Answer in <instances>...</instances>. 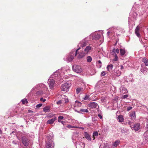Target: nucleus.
I'll return each instance as SVG.
<instances>
[{
  "label": "nucleus",
  "mask_w": 148,
  "mask_h": 148,
  "mask_svg": "<svg viewBox=\"0 0 148 148\" xmlns=\"http://www.w3.org/2000/svg\"><path fill=\"white\" fill-rule=\"evenodd\" d=\"M134 16H133V18L136 19V16L137 15V14L135 12H134L133 14Z\"/></svg>",
  "instance_id": "48"
},
{
  "label": "nucleus",
  "mask_w": 148,
  "mask_h": 148,
  "mask_svg": "<svg viewBox=\"0 0 148 148\" xmlns=\"http://www.w3.org/2000/svg\"><path fill=\"white\" fill-rule=\"evenodd\" d=\"M146 131H148V124H147L146 125Z\"/></svg>",
  "instance_id": "53"
},
{
  "label": "nucleus",
  "mask_w": 148,
  "mask_h": 148,
  "mask_svg": "<svg viewBox=\"0 0 148 148\" xmlns=\"http://www.w3.org/2000/svg\"><path fill=\"white\" fill-rule=\"evenodd\" d=\"M64 117L63 116H59L58 118V121L60 123L61 122V120L63 119Z\"/></svg>",
  "instance_id": "37"
},
{
  "label": "nucleus",
  "mask_w": 148,
  "mask_h": 148,
  "mask_svg": "<svg viewBox=\"0 0 148 148\" xmlns=\"http://www.w3.org/2000/svg\"><path fill=\"white\" fill-rule=\"evenodd\" d=\"M123 66H122V65H121V69H123Z\"/></svg>",
  "instance_id": "56"
},
{
  "label": "nucleus",
  "mask_w": 148,
  "mask_h": 148,
  "mask_svg": "<svg viewBox=\"0 0 148 148\" xmlns=\"http://www.w3.org/2000/svg\"><path fill=\"white\" fill-rule=\"evenodd\" d=\"M62 101L61 100H59L57 102V103L58 104H61Z\"/></svg>",
  "instance_id": "49"
},
{
  "label": "nucleus",
  "mask_w": 148,
  "mask_h": 148,
  "mask_svg": "<svg viewBox=\"0 0 148 148\" xmlns=\"http://www.w3.org/2000/svg\"><path fill=\"white\" fill-rule=\"evenodd\" d=\"M147 123H148V119L147 120Z\"/></svg>",
  "instance_id": "60"
},
{
  "label": "nucleus",
  "mask_w": 148,
  "mask_h": 148,
  "mask_svg": "<svg viewBox=\"0 0 148 148\" xmlns=\"http://www.w3.org/2000/svg\"><path fill=\"white\" fill-rule=\"evenodd\" d=\"M126 82H128V81H127V80H126Z\"/></svg>",
  "instance_id": "61"
},
{
  "label": "nucleus",
  "mask_w": 148,
  "mask_h": 148,
  "mask_svg": "<svg viewBox=\"0 0 148 148\" xmlns=\"http://www.w3.org/2000/svg\"><path fill=\"white\" fill-rule=\"evenodd\" d=\"M96 64L98 68H100L102 66V63L101 61L99 60L96 63Z\"/></svg>",
  "instance_id": "28"
},
{
  "label": "nucleus",
  "mask_w": 148,
  "mask_h": 148,
  "mask_svg": "<svg viewBox=\"0 0 148 148\" xmlns=\"http://www.w3.org/2000/svg\"><path fill=\"white\" fill-rule=\"evenodd\" d=\"M28 112L29 113H30V112H32V111L30 110H28Z\"/></svg>",
  "instance_id": "54"
},
{
  "label": "nucleus",
  "mask_w": 148,
  "mask_h": 148,
  "mask_svg": "<svg viewBox=\"0 0 148 148\" xmlns=\"http://www.w3.org/2000/svg\"><path fill=\"white\" fill-rule=\"evenodd\" d=\"M128 23H130V21H129V19H128Z\"/></svg>",
  "instance_id": "59"
},
{
  "label": "nucleus",
  "mask_w": 148,
  "mask_h": 148,
  "mask_svg": "<svg viewBox=\"0 0 148 148\" xmlns=\"http://www.w3.org/2000/svg\"><path fill=\"white\" fill-rule=\"evenodd\" d=\"M67 127L69 129H71L72 128H77V127L75 126H72L71 125H68L67 126Z\"/></svg>",
  "instance_id": "39"
},
{
  "label": "nucleus",
  "mask_w": 148,
  "mask_h": 148,
  "mask_svg": "<svg viewBox=\"0 0 148 148\" xmlns=\"http://www.w3.org/2000/svg\"><path fill=\"white\" fill-rule=\"evenodd\" d=\"M131 81V82H132V80H131V81Z\"/></svg>",
  "instance_id": "64"
},
{
  "label": "nucleus",
  "mask_w": 148,
  "mask_h": 148,
  "mask_svg": "<svg viewBox=\"0 0 148 148\" xmlns=\"http://www.w3.org/2000/svg\"><path fill=\"white\" fill-rule=\"evenodd\" d=\"M131 127L133 130H134L136 131H138L140 128V124L139 123H135L133 125V127Z\"/></svg>",
  "instance_id": "11"
},
{
  "label": "nucleus",
  "mask_w": 148,
  "mask_h": 148,
  "mask_svg": "<svg viewBox=\"0 0 148 148\" xmlns=\"http://www.w3.org/2000/svg\"><path fill=\"white\" fill-rule=\"evenodd\" d=\"M118 60V58L116 54H114V59H113V61H117Z\"/></svg>",
  "instance_id": "38"
},
{
  "label": "nucleus",
  "mask_w": 148,
  "mask_h": 148,
  "mask_svg": "<svg viewBox=\"0 0 148 148\" xmlns=\"http://www.w3.org/2000/svg\"><path fill=\"white\" fill-rule=\"evenodd\" d=\"M84 100H90V95H86L85 97L83 98Z\"/></svg>",
  "instance_id": "35"
},
{
  "label": "nucleus",
  "mask_w": 148,
  "mask_h": 148,
  "mask_svg": "<svg viewBox=\"0 0 148 148\" xmlns=\"http://www.w3.org/2000/svg\"><path fill=\"white\" fill-rule=\"evenodd\" d=\"M85 53L83 52L78 53V55L77 56V58H81L84 56Z\"/></svg>",
  "instance_id": "21"
},
{
  "label": "nucleus",
  "mask_w": 148,
  "mask_h": 148,
  "mask_svg": "<svg viewBox=\"0 0 148 148\" xmlns=\"http://www.w3.org/2000/svg\"><path fill=\"white\" fill-rule=\"evenodd\" d=\"M132 108V107L131 106L127 107V111H129Z\"/></svg>",
  "instance_id": "46"
},
{
  "label": "nucleus",
  "mask_w": 148,
  "mask_h": 148,
  "mask_svg": "<svg viewBox=\"0 0 148 148\" xmlns=\"http://www.w3.org/2000/svg\"><path fill=\"white\" fill-rule=\"evenodd\" d=\"M88 106L90 108L92 109L97 108V107H99V106L98 104L95 102H92L88 104Z\"/></svg>",
  "instance_id": "13"
},
{
  "label": "nucleus",
  "mask_w": 148,
  "mask_h": 148,
  "mask_svg": "<svg viewBox=\"0 0 148 148\" xmlns=\"http://www.w3.org/2000/svg\"><path fill=\"white\" fill-rule=\"evenodd\" d=\"M92 36V40H101L100 41L102 42L103 40V33L100 32H96L95 33L91 34L90 36Z\"/></svg>",
  "instance_id": "6"
},
{
  "label": "nucleus",
  "mask_w": 148,
  "mask_h": 148,
  "mask_svg": "<svg viewBox=\"0 0 148 148\" xmlns=\"http://www.w3.org/2000/svg\"><path fill=\"white\" fill-rule=\"evenodd\" d=\"M84 90L83 88L81 87H77L76 89V93L77 94H79L81 93L82 92H83Z\"/></svg>",
  "instance_id": "15"
},
{
  "label": "nucleus",
  "mask_w": 148,
  "mask_h": 148,
  "mask_svg": "<svg viewBox=\"0 0 148 148\" xmlns=\"http://www.w3.org/2000/svg\"><path fill=\"white\" fill-rule=\"evenodd\" d=\"M71 84L69 83H66L63 84L61 87V89L62 91L65 92H68Z\"/></svg>",
  "instance_id": "8"
},
{
  "label": "nucleus",
  "mask_w": 148,
  "mask_h": 148,
  "mask_svg": "<svg viewBox=\"0 0 148 148\" xmlns=\"http://www.w3.org/2000/svg\"><path fill=\"white\" fill-rule=\"evenodd\" d=\"M72 69L74 71L78 73H80L82 71L81 67L79 65H74L72 66Z\"/></svg>",
  "instance_id": "9"
},
{
  "label": "nucleus",
  "mask_w": 148,
  "mask_h": 148,
  "mask_svg": "<svg viewBox=\"0 0 148 148\" xmlns=\"http://www.w3.org/2000/svg\"><path fill=\"white\" fill-rule=\"evenodd\" d=\"M112 52L114 53H119V50L118 49H115L114 48L113 49Z\"/></svg>",
  "instance_id": "36"
},
{
  "label": "nucleus",
  "mask_w": 148,
  "mask_h": 148,
  "mask_svg": "<svg viewBox=\"0 0 148 148\" xmlns=\"http://www.w3.org/2000/svg\"><path fill=\"white\" fill-rule=\"evenodd\" d=\"M98 116L100 119H101L102 117V115L100 114H98Z\"/></svg>",
  "instance_id": "50"
},
{
  "label": "nucleus",
  "mask_w": 148,
  "mask_h": 148,
  "mask_svg": "<svg viewBox=\"0 0 148 148\" xmlns=\"http://www.w3.org/2000/svg\"><path fill=\"white\" fill-rule=\"evenodd\" d=\"M106 73L104 71H103L101 72V76H104L106 75Z\"/></svg>",
  "instance_id": "44"
},
{
  "label": "nucleus",
  "mask_w": 148,
  "mask_h": 148,
  "mask_svg": "<svg viewBox=\"0 0 148 148\" xmlns=\"http://www.w3.org/2000/svg\"><path fill=\"white\" fill-rule=\"evenodd\" d=\"M56 119V117L55 116L53 118L50 119L48 120L47 122V124H52L54 123Z\"/></svg>",
  "instance_id": "14"
},
{
  "label": "nucleus",
  "mask_w": 148,
  "mask_h": 148,
  "mask_svg": "<svg viewBox=\"0 0 148 148\" xmlns=\"http://www.w3.org/2000/svg\"><path fill=\"white\" fill-rule=\"evenodd\" d=\"M54 115L53 114H50L47 116V117L49 118H50L53 117L54 116Z\"/></svg>",
  "instance_id": "42"
},
{
  "label": "nucleus",
  "mask_w": 148,
  "mask_h": 148,
  "mask_svg": "<svg viewBox=\"0 0 148 148\" xmlns=\"http://www.w3.org/2000/svg\"><path fill=\"white\" fill-rule=\"evenodd\" d=\"M92 59L91 57L90 56H88L87 58V61L88 62H90L92 61Z\"/></svg>",
  "instance_id": "34"
},
{
  "label": "nucleus",
  "mask_w": 148,
  "mask_h": 148,
  "mask_svg": "<svg viewBox=\"0 0 148 148\" xmlns=\"http://www.w3.org/2000/svg\"><path fill=\"white\" fill-rule=\"evenodd\" d=\"M21 101L22 102V103L23 104H27L28 103V101L26 99H24L21 100Z\"/></svg>",
  "instance_id": "33"
},
{
  "label": "nucleus",
  "mask_w": 148,
  "mask_h": 148,
  "mask_svg": "<svg viewBox=\"0 0 148 148\" xmlns=\"http://www.w3.org/2000/svg\"><path fill=\"white\" fill-rule=\"evenodd\" d=\"M139 28L138 26H137L135 29V33L136 35H137V36L138 37H139L140 35L139 33Z\"/></svg>",
  "instance_id": "22"
},
{
  "label": "nucleus",
  "mask_w": 148,
  "mask_h": 148,
  "mask_svg": "<svg viewBox=\"0 0 148 148\" xmlns=\"http://www.w3.org/2000/svg\"><path fill=\"white\" fill-rule=\"evenodd\" d=\"M16 133L15 131H13L10 133V135L12 136L13 135L15 137L17 138L19 141L22 140L23 144L25 146H28L29 143V140L26 138L24 134L21 133H19V135L15 136Z\"/></svg>",
  "instance_id": "3"
},
{
  "label": "nucleus",
  "mask_w": 148,
  "mask_h": 148,
  "mask_svg": "<svg viewBox=\"0 0 148 148\" xmlns=\"http://www.w3.org/2000/svg\"><path fill=\"white\" fill-rule=\"evenodd\" d=\"M92 48V47L90 45L87 46L85 49L84 51L85 53H88Z\"/></svg>",
  "instance_id": "19"
},
{
  "label": "nucleus",
  "mask_w": 148,
  "mask_h": 148,
  "mask_svg": "<svg viewBox=\"0 0 148 148\" xmlns=\"http://www.w3.org/2000/svg\"><path fill=\"white\" fill-rule=\"evenodd\" d=\"M42 106V103H39L37 104L36 105V108H38Z\"/></svg>",
  "instance_id": "41"
},
{
  "label": "nucleus",
  "mask_w": 148,
  "mask_h": 148,
  "mask_svg": "<svg viewBox=\"0 0 148 148\" xmlns=\"http://www.w3.org/2000/svg\"><path fill=\"white\" fill-rule=\"evenodd\" d=\"M112 64H111L108 65L107 67V70L110 72L112 71L113 67Z\"/></svg>",
  "instance_id": "24"
},
{
  "label": "nucleus",
  "mask_w": 148,
  "mask_h": 148,
  "mask_svg": "<svg viewBox=\"0 0 148 148\" xmlns=\"http://www.w3.org/2000/svg\"><path fill=\"white\" fill-rule=\"evenodd\" d=\"M62 124L63 125H64L65 123H66L65 122V121H61V122Z\"/></svg>",
  "instance_id": "52"
},
{
  "label": "nucleus",
  "mask_w": 148,
  "mask_h": 148,
  "mask_svg": "<svg viewBox=\"0 0 148 148\" xmlns=\"http://www.w3.org/2000/svg\"><path fill=\"white\" fill-rule=\"evenodd\" d=\"M120 141L119 140H116L112 144V145L113 148L117 147L119 144Z\"/></svg>",
  "instance_id": "17"
},
{
  "label": "nucleus",
  "mask_w": 148,
  "mask_h": 148,
  "mask_svg": "<svg viewBox=\"0 0 148 148\" xmlns=\"http://www.w3.org/2000/svg\"><path fill=\"white\" fill-rule=\"evenodd\" d=\"M148 70V69H147L146 68H141V72H143V73H144V72H143V71H146L147 70Z\"/></svg>",
  "instance_id": "40"
},
{
  "label": "nucleus",
  "mask_w": 148,
  "mask_h": 148,
  "mask_svg": "<svg viewBox=\"0 0 148 148\" xmlns=\"http://www.w3.org/2000/svg\"><path fill=\"white\" fill-rule=\"evenodd\" d=\"M114 92H115V88H114Z\"/></svg>",
  "instance_id": "63"
},
{
  "label": "nucleus",
  "mask_w": 148,
  "mask_h": 148,
  "mask_svg": "<svg viewBox=\"0 0 148 148\" xmlns=\"http://www.w3.org/2000/svg\"><path fill=\"white\" fill-rule=\"evenodd\" d=\"M85 138L89 141H90L91 138L87 132H86L85 135Z\"/></svg>",
  "instance_id": "25"
},
{
  "label": "nucleus",
  "mask_w": 148,
  "mask_h": 148,
  "mask_svg": "<svg viewBox=\"0 0 148 148\" xmlns=\"http://www.w3.org/2000/svg\"><path fill=\"white\" fill-rule=\"evenodd\" d=\"M51 107L50 106H45L43 108V111L45 112H49L50 111Z\"/></svg>",
  "instance_id": "16"
},
{
  "label": "nucleus",
  "mask_w": 148,
  "mask_h": 148,
  "mask_svg": "<svg viewBox=\"0 0 148 148\" xmlns=\"http://www.w3.org/2000/svg\"><path fill=\"white\" fill-rule=\"evenodd\" d=\"M130 117L132 119H134L135 118L136 115L135 112L130 114Z\"/></svg>",
  "instance_id": "32"
},
{
  "label": "nucleus",
  "mask_w": 148,
  "mask_h": 148,
  "mask_svg": "<svg viewBox=\"0 0 148 148\" xmlns=\"http://www.w3.org/2000/svg\"><path fill=\"white\" fill-rule=\"evenodd\" d=\"M117 120L119 122H122L124 120L123 116L122 115H120L118 116L117 118Z\"/></svg>",
  "instance_id": "20"
},
{
  "label": "nucleus",
  "mask_w": 148,
  "mask_h": 148,
  "mask_svg": "<svg viewBox=\"0 0 148 148\" xmlns=\"http://www.w3.org/2000/svg\"><path fill=\"white\" fill-rule=\"evenodd\" d=\"M78 135L76 133H74L72 136L73 141L74 143H77L79 140Z\"/></svg>",
  "instance_id": "12"
},
{
  "label": "nucleus",
  "mask_w": 148,
  "mask_h": 148,
  "mask_svg": "<svg viewBox=\"0 0 148 148\" xmlns=\"http://www.w3.org/2000/svg\"><path fill=\"white\" fill-rule=\"evenodd\" d=\"M142 61L144 63L146 66H148V59L145 58H144L142 59Z\"/></svg>",
  "instance_id": "27"
},
{
  "label": "nucleus",
  "mask_w": 148,
  "mask_h": 148,
  "mask_svg": "<svg viewBox=\"0 0 148 148\" xmlns=\"http://www.w3.org/2000/svg\"><path fill=\"white\" fill-rule=\"evenodd\" d=\"M47 141L46 142V147L47 148H54V143L53 141V136L51 133V135L47 136Z\"/></svg>",
  "instance_id": "5"
},
{
  "label": "nucleus",
  "mask_w": 148,
  "mask_h": 148,
  "mask_svg": "<svg viewBox=\"0 0 148 148\" xmlns=\"http://www.w3.org/2000/svg\"><path fill=\"white\" fill-rule=\"evenodd\" d=\"M117 43V42H116V43L115 44V45Z\"/></svg>",
  "instance_id": "62"
},
{
  "label": "nucleus",
  "mask_w": 148,
  "mask_h": 148,
  "mask_svg": "<svg viewBox=\"0 0 148 148\" xmlns=\"http://www.w3.org/2000/svg\"><path fill=\"white\" fill-rule=\"evenodd\" d=\"M98 133L97 132H95L93 133L92 138L93 140H94L95 139V137L97 136H98Z\"/></svg>",
  "instance_id": "31"
},
{
  "label": "nucleus",
  "mask_w": 148,
  "mask_h": 148,
  "mask_svg": "<svg viewBox=\"0 0 148 148\" xmlns=\"http://www.w3.org/2000/svg\"><path fill=\"white\" fill-rule=\"evenodd\" d=\"M111 33L110 32L108 31L107 33V35L109 36L110 34Z\"/></svg>",
  "instance_id": "51"
},
{
  "label": "nucleus",
  "mask_w": 148,
  "mask_h": 148,
  "mask_svg": "<svg viewBox=\"0 0 148 148\" xmlns=\"http://www.w3.org/2000/svg\"><path fill=\"white\" fill-rule=\"evenodd\" d=\"M131 122L130 121H129L128 122V124H131Z\"/></svg>",
  "instance_id": "58"
},
{
  "label": "nucleus",
  "mask_w": 148,
  "mask_h": 148,
  "mask_svg": "<svg viewBox=\"0 0 148 148\" xmlns=\"http://www.w3.org/2000/svg\"><path fill=\"white\" fill-rule=\"evenodd\" d=\"M121 132L122 133H125V131L123 130H121Z\"/></svg>",
  "instance_id": "55"
},
{
  "label": "nucleus",
  "mask_w": 148,
  "mask_h": 148,
  "mask_svg": "<svg viewBox=\"0 0 148 148\" xmlns=\"http://www.w3.org/2000/svg\"><path fill=\"white\" fill-rule=\"evenodd\" d=\"M96 90L97 91H100L102 90V88L98 85L96 86L95 87Z\"/></svg>",
  "instance_id": "29"
},
{
  "label": "nucleus",
  "mask_w": 148,
  "mask_h": 148,
  "mask_svg": "<svg viewBox=\"0 0 148 148\" xmlns=\"http://www.w3.org/2000/svg\"><path fill=\"white\" fill-rule=\"evenodd\" d=\"M121 72L119 70L116 69L112 71V75L113 78L115 79L116 78L115 77H118L120 76L121 74Z\"/></svg>",
  "instance_id": "10"
},
{
  "label": "nucleus",
  "mask_w": 148,
  "mask_h": 148,
  "mask_svg": "<svg viewBox=\"0 0 148 148\" xmlns=\"http://www.w3.org/2000/svg\"><path fill=\"white\" fill-rule=\"evenodd\" d=\"M80 48V47H79L75 51V50H74L70 54L67 55L64 58V60L67 62H70L72 61L74 59V55L75 56L77 55L78 51Z\"/></svg>",
  "instance_id": "4"
},
{
  "label": "nucleus",
  "mask_w": 148,
  "mask_h": 148,
  "mask_svg": "<svg viewBox=\"0 0 148 148\" xmlns=\"http://www.w3.org/2000/svg\"><path fill=\"white\" fill-rule=\"evenodd\" d=\"M2 133V131L1 130V129L0 128V134Z\"/></svg>",
  "instance_id": "57"
},
{
  "label": "nucleus",
  "mask_w": 148,
  "mask_h": 148,
  "mask_svg": "<svg viewBox=\"0 0 148 148\" xmlns=\"http://www.w3.org/2000/svg\"><path fill=\"white\" fill-rule=\"evenodd\" d=\"M81 104L82 103L81 102H79L77 101H76L74 104V106H80Z\"/></svg>",
  "instance_id": "30"
},
{
  "label": "nucleus",
  "mask_w": 148,
  "mask_h": 148,
  "mask_svg": "<svg viewBox=\"0 0 148 148\" xmlns=\"http://www.w3.org/2000/svg\"><path fill=\"white\" fill-rule=\"evenodd\" d=\"M40 100L41 101H42L43 102H44L46 101V100L45 99H43V98L41 97L40 99Z\"/></svg>",
  "instance_id": "45"
},
{
  "label": "nucleus",
  "mask_w": 148,
  "mask_h": 148,
  "mask_svg": "<svg viewBox=\"0 0 148 148\" xmlns=\"http://www.w3.org/2000/svg\"><path fill=\"white\" fill-rule=\"evenodd\" d=\"M90 39V36H88L83 39L79 44L78 46L81 47H84L86 46L88 41Z\"/></svg>",
  "instance_id": "7"
},
{
  "label": "nucleus",
  "mask_w": 148,
  "mask_h": 148,
  "mask_svg": "<svg viewBox=\"0 0 148 148\" xmlns=\"http://www.w3.org/2000/svg\"><path fill=\"white\" fill-rule=\"evenodd\" d=\"M120 55L121 56H123L125 55L126 53V51L125 49L121 48L120 49Z\"/></svg>",
  "instance_id": "26"
},
{
  "label": "nucleus",
  "mask_w": 148,
  "mask_h": 148,
  "mask_svg": "<svg viewBox=\"0 0 148 148\" xmlns=\"http://www.w3.org/2000/svg\"><path fill=\"white\" fill-rule=\"evenodd\" d=\"M74 110L75 112H77L79 113H82V112H81L80 111H81L83 112H86L87 113L88 112V110L87 109H80V111H78L77 110L74 109Z\"/></svg>",
  "instance_id": "18"
},
{
  "label": "nucleus",
  "mask_w": 148,
  "mask_h": 148,
  "mask_svg": "<svg viewBox=\"0 0 148 148\" xmlns=\"http://www.w3.org/2000/svg\"><path fill=\"white\" fill-rule=\"evenodd\" d=\"M128 97V95H123L122 96V97L121 98H122V99H125V98H127V97Z\"/></svg>",
  "instance_id": "43"
},
{
  "label": "nucleus",
  "mask_w": 148,
  "mask_h": 148,
  "mask_svg": "<svg viewBox=\"0 0 148 148\" xmlns=\"http://www.w3.org/2000/svg\"><path fill=\"white\" fill-rule=\"evenodd\" d=\"M38 90L36 94L38 96H42L46 95L48 91V89L47 86L42 83H40L34 86L32 90V91Z\"/></svg>",
  "instance_id": "2"
},
{
  "label": "nucleus",
  "mask_w": 148,
  "mask_h": 148,
  "mask_svg": "<svg viewBox=\"0 0 148 148\" xmlns=\"http://www.w3.org/2000/svg\"><path fill=\"white\" fill-rule=\"evenodd\" d=\"M60 70H57L54 72L48 80L47 83L49 87V88L51 90H53L55 84V81L57 83H58L60 82H62V80L60 78L59 72Z\"/></svg>",
  "instance_id": "1"
},
{
  "label": "nucleus",
  "mask_w": 148,
  "mask_h": 148,
  "mask_svg": "<svg viewBox=\"0 0 148 148\" xmlns=\"http://www.w3.org/2000/svg\"><path fill=\"white\" fill-rule=\"evenodd\" d=\"M18 141H17L13 140L12 141V143L14 144H18Z\"/></svg>",
  "instance_id": "47"
},
{
  "label": "nucleus",
  "mask_w": 148,
  "mask_h": 148,
  "mask_svg": "<svg viewBox=\"0 0 148 148\" xmlns=\"http://www.w3.org/2000/svg\"><path fill=\"white\" fill-rule=\"evenodd\" d=\"M120 92L122 93H125L127 92L126 89L124 87L121 88L120 89Z\"/></svg>",
  "instance_id": "23"
}]
</instances>
